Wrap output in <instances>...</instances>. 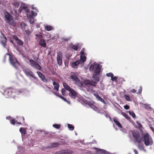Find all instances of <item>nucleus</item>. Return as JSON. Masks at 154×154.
Wrapping results in <instances>:
<instances>
[{
	"label": "nucleus",
	"mask_w": 154,
	"mask_h": 154,
	"mask_svg": "<svg viewBox=\"0 0 154 154\" xmlns=\"http://www.w3.org/2000/svg\"><path fill=\"white\" fill-rule=\"evenodd\" d=\"M118 78L116 76L112 77L111 80L112 81H116L117 79Z\"/></svg>",
	"instance_id": "44"
},
{
	"label": "nucleus",
	"mask_w": 154,
	"mask_h": 154,
	"mask_svg": "<svg viewBox=\"0 0 154 154\" xmlns=\"http://www.w3.org/2000/svg\"><path fill=\"white\" fill-rule=\"evenodd\" d=\"M83 83L86 85H89L95 87L97 82L87 80L84 81Z\"/></svg>",
	"instance_id": "12"
},
{
	"label": "nucleus",
	"mask_w": 154,
	"mask_h": 154,
	"mask_svg": "<svg viewBox=\"0 0 154 154\" xmlns=\"http://www.w3.org/2000/svg\"><path fill=\"white\" fill-rule=\"evenodd\" d=\"M73 151L71 149H67L66 150H62L56 152L55 154H72Z\"/></svg>",
	"instance_id": "8"
},
{
	"label": "nucleus",
	"mask_w": 154,
	"mask_h": 154,
	"mask_svg": "<svg viewBox=\"0 0 154 154\" xmlns=\"http://www.w3.org/2000/svg\"><path fill=\"white\" fill-rule=\"evenodd\" d=\"M144 143L146 146L152 145L153 143L152 138L148 133H145L143 136Z\"/></svg>",
	"instance_id": "4"
},
{
	"label": "nucleus",
	"mask_w": 154,
	"mask_h": 154,
	"mask_svg": "<svg viewBox=\"0 0 154 154\" xmlns=\"http://www.w3.org/2000/svg\"><path fill=\"white\" fill-rule=\"evenodd\" d=\"M19 121L21 122H24V118L23 117H21L19 118Z\"/></svg>",
	"instance_id": "41"
},
{
	"label": "nucleus",
	"mask_w": 154,
	"mask_h": 154,
	"mask_svg": "<svg viewBox=\"0 0 154 154\" xmlns=\"http://www.w3.org/2000/svg\"><path fill=\"white\" fill-rule=\"evenodd\" d=\"M59 97L62 99L64 101L67 102L69 104H70V103L69 101H68L65 98L63 97L61 95L59 96Z\"/></svg>",
	"instance_id": "30"
},
{
	"label": "nucleus",
	"mask_w": 154,
	"mask_h": 154,
	"mask_svg": "<svg viewBox=\"0 0 154 154\" xmlns=\"http://www.w3.org/2000/svg\"><path fill=\"white\" fill-rule=\"evenodd\" d=\"M13 38L16 41H17L19 39L17 36L16 35H14L13 36Z\"/></svg>",
	"instance_id": "46"
},
{
	"label": "nucleus",
	"mask_w": 154,
	"mask_h": 154,
	"mask_svg": "<svg viewBox=\"0 0 154 154\" xmlns=\"http://www.w3.org/2000/svg\"><path fill=\"white\" fill-rule=\"evenodd\" d=\"M70 79H72L73 81L75 82L76 83L79 84L80 82V79L78 78V76L74 73L72 74L70 76Z\"/></svg>",
	"instance_id": "9"
},
{
	"label": "nucleus",
	"mask_w": 154,
	"mask_h": 154,
	"mask_svg": "<svg viewBox=\"0 0 154 154\" xmlns=\"http://www.w3.org/2000/svg\"><path fill=\"white\" fill-rule=\"evenodd\" d=\"M134 151L135 154H138V151L136 149H134Z\"/></svg>",
	"instance_id": "58"
},
{
	"label": "nucleus",
	"mask_w": 154,
	"mask_h": 154,
	"mask_svg": "<svg viewBox=\"0 0 154 154\" xmlns=\"http://www.w3.org/2000/svg\"><path fill=\"white\" fill-rule=\"evenodd\" d=\"M137 147L139 148H140L141 147V145L140 144H139V145H137Z\"/></svg>",
	"instance_id": "63"
},
{
	"label": "nucleus",
	"mask_w": 154,
	"mask_h": 154,
	"mask_svg": "<svg viewBox=\"0 0 154 154\" xmlns=\"http://www.w3.org/2000/svg\"><path fill=\"white\" fill-rule=\"evenodd\" d=\"M22 10H23V7L22 8L20 7L18 10V12L19 13H20L22 11Z\"/></svg>",
	"instance_id": "51"
},
{
	"label": "nucleus",
	"mask_w": 154,
	"mask_h": 154,
	"mask_svg": "<svg viewBox=\"0 0 154 154\" xmlns=\"http://www.w3.org/2000/svg\"><path fill=\"white\" fill-rule=\"evenodd\" d=\"M53 127L57 129H59L60 128V125L57 124H54L53 125Z\"/></svg>",
	"instance_id": "35"
},
{
	"label": "nucleus",
	"mask_w": 154,
	"mask_h": 154,
	"mask_svg": "<svg viewBox=\"0 0 154 154\" xmlns=\"http://www.w3.org/2000/svg\"><path fill=\"white\" fill-rule=\"evenodd\" d=\"M29 64L38 70H40L42 67L40 65L35 61L32 60H29Z\"/></svg>",
	"instance_id": "6"
},
{
	"label": "nucleus",
	"mask_w": 154,
	"mask_h": 154,
	"mask_svg": "<svg viewBox=\"0 0 154 154\" xmlns=\"http://www.w3.org/2000/svg\"><path fill=\"white\" fill-rule=\"evenodd\" d=\"M16 42L19 45H22L23 44V42L22 41L20 40L19 39L16 41Z\"/></svg>",
	"instance_id": "37"
},
{
	"label": "nucleus",
	"mask_w": 154,
	"mask_h": 154,
	"mask_svg": "<svg viewBox=\"0 0 154 154\" xmlns=\"http://www.w3.org/2000/svg\"><path fill=\"white\" fill-rule=\"evenodd\" d=\"M122 114L128 120L130 119V117L128 116V115L127 114H126L125 112H122Z\"/></svg>",
	"instance_id": "31"
},
{
	"label": "nucleus",
	"mask_w": 154,
	"mask_h": 154,
	"mask_svg": "<svg viewBox=\"0 0 154 154\" xmlns=\"http://www.w3.org/2000/svg\"><path fill=\"white\" fill-rule=\"evenodd\" d=\"M106 76L108 77H110L111 78L114 75L112 73L110 72L107 73L106 74Z\"/></svg>",
	"instance_id": "40"
},
{
	"label": "nucleus",
	"mask_w": 154,
	"mask_h": 154,
	"mask_svg": "<svg viewBox=\"0 0 154 154\" xmlns=\"http://www.w3.org/2000/svg\"><path fill=\"white\" fill-rule=\"evenodd\" d=\"M12 118L10 116H7L6 118V119H7L8 120H10V121L11 120V119H12Z\"/></svg>",
	"instance_id": "54"
},
{
	"label": "nucleus",
	"mask_w": 154,
	"mask_h": 154,
	"mask_svg": "<svg viewBox=\"0 0 154 154\" xmlns=\"http://www.w3.org/2000/svg\"><path fill=\"white\" fill-rule=\"evenodd\" d=\"M31 13L32 15L34 17L36 16L37 15V13L36 12H34L33 11H32Z\"/></svg>",
	"instance_id": "45"
},
{
	"label": "nucleus",
	"mask_w": 154,
	"mask_h": 154,
	"mask_svg": "<svg viewBox=\"0 0 154 154\" xmlns=\"http://www.w3.org/2000/svg\"><path fill=\"white\" fill-rule=\"evenodd\" d=\"M129 114L130 115L132 116L134 118H135L136 116L135 114L133 111H129Z\"/></svg>",
	"instance_id": "38"
},
{
	"label": "nucleus",
	"mask_w": 154,
	"mask_h": 154,
	"mask_svg": "<svg viewBox=\"0 0 154 154\" xmlns=\"http://www.w3.org/2000/svg\"><path fill=\"white\" fill-rule=\"evenodd\" d=\"M50 79H51V80L53 82H55L54 79L53 78H50Z\"/></svg>",
	"instance_id": "62"
},
{
	"label": "nucleus",
	"mask_w": 154,
	"mask_h": 154,
	"mask_svg": "<svg viewBox=\"0 0 154 154\" xmlns=\"http://www.w3.org/2000/svg\"><path fill=\"white\" fill-rule=\"evenodd\" d=\"M8 54H8V53H7L6 54H5V56H4V61L6 59V56L7 55H8Z\"/></svg>",
	"instance_id": "56"
},
{
	"label": "nucleus",
	"mask_w": 154,
	"mask_h": 154,
	"mask_svg": "<svg viewBox=\"0 0 154 154\" xmlns=\"http://www.w3.org/2000/svg\"><path fill=\"white\" fill-rule=\"evenodd\" d=\"M98 74L94 73L93 75V79L94 80L98 82L99 81V77L98 76Z\"/></svg>",
	"instance_id": "26"
},
{
	"label": "nucleus",
	"mask_w": 154,
	"mask_h": 154,
	"mask_svg": "<svg viewBox=\"0 0 154 154\" xmlns=\"http://www.w3.org/2000/svg\"><path fill=\"white\" fill-rule=\"evenodd\" d=\"M87 91H88L90 92L91 91L93 92H95V91L93 90V88H92V89H88Z\"/></svg>",
	"instance_id": "55"
},
{
	"label": "nucleus",
	"mask_w": 154,
	"mask_h": 154,
	"mask_svg": "<svg viewBox=\"0 0 154 154\" xmlns=\"http://www.w3.org/2000/svg\"><path fill=\"white\" fill-rule=\"evenodd\" d=\"M61 92L62 94L63 95H65L66 92L65 89L64 88H62L61 90Z\"/></svg>",
	"instance_id": "42"
},
{
	"label": "nucleus",
	"mask_w": 154,
	"mask_h": 154,
	"mask_svg": "<svg viewBox=\"0 0 154 154\" xmlns=\"http://www.w3.org/2000/svg\"><path fill=\"white\" fill-rule=\"evenodd\" d=\"M16 121L14 118H12L10 121V123L12 125H14L16 123Z\"/></svg>",
	"instance_id": "34"
},
{
	"label": "nucleus",
	"mask_w": 154,
	"mask_h": 154,
	"mask_svg": "<svg viewBox=\"0 0 154 154\" xmlns=\"http://www.w3.org/2000/svg\"><path fill=\"white\" fill-rule=\"evenodd\" d=\"M132 133L135 141L139 144L142 141V139L140 133L137 131H132Z\"/></svg>",
	"instance_id": "5"
},
{
	"label": "nucleus",
	"mask_w": 154,
	"mask_h": 154,
	"mask_svg": "<svg viewBox=\"0 0 154 154\" xmlns=\"http://www.w3.org/2000/svg\"><path fill=\"white\" fill-rule=\"evenodd\" d=\"M70 47L72 49L74 50L75 51H77L79 48L78 45L72 44L70 46Z\"/></svg>",
	"instance_id": "24"
},
{
	"label": "nucleus",
	"mask_w": 154,
	"mask_h": 154,
	"mask_svg": "<svg viewBox=\"0 0 154 154\" xmlns=\"http://www.w3.org/2000/svg\"><path fill=\"white\" fill-rule=\"evenodd\" d=\"M23 10H24L26 13H27L26 14L27 17L28 19L30 20H32L33 19V17L31 15H29L28 14V12L29 11V9L27 7L23 6Z\"/></svg>",
	"instance_id": "13"
},
{
	"label": "nucleus",
	"mask_w": 154,
	"mask_h": 154,
	"mask_svg": "<svg viewBox=\"0 0 154 154\" xmlns=\"http://www.w3.org/2000/svg\"><path fill=\"white\" fill-rule=\"evenodd\" d=\"M142 91V87L141 86H140L139 87V88L138 90V93H139L140 94L141 93V91Z\"/></svg>",
	"instance_id": "49"
},
{
	"label": "nucleus",
	"mask_w": 154,
	"mask_h": 154,
	"mask_svg": "<svg viewBox=\"0 0 154 154\" xmlns=\"http://www.w3.org/2000/svg\"><path fill=\"white\" fill-rule=\"evenodd\" d=\"M19 130L22 134L25 135L26 134V131L24 128H20Z\"/></svg>",
	"instance_id": "27"
},
{
	"label": "nucleus",
	"mask_w": 154,
	"mask_h": 154,
	"mask_svg": "<svg viewBox=\"0 0 154 154\" xmlns=\"http://www.w3.org/2000/svg\"><path fill=\"white\" fill-rule=\"evenodd\" d=\"M53 29V27L50 26H47L45 27V29L48 31H50Z\"/></svg>",
	"instance_id": "29"
},
{
	"label": "nucleus",
	"mask_w": 154,
	"mask_h": 154,
	"mask_svg": "<svg viewBox=\"0 0 154 154\" xmlns=\"http://www.w3.org/2000/svg\"><path fill=\"white\" fill-rule=\"evenodd\" d=\"M124 108L125 109L127 110L129 109L130 107L128 105H126L124 106Z\"/></svg>",
	"instance_id": "47"
},
{
	"label": "nucleus",
	"mask_w": 154,
	"mask_h": 154,
	"mask_svg": "<svg viewBox=\"0 0 154 154\" xmlns=\"http://www.w3.org/2000/svg\"><path fill=\"white\" fill-rule=\"evenodd\" d=\"M53 93L56 96H57L58 97H59V96L60 95H59V93H55V92H53Z\"/></svg>",
	"instance_id": "60"
},
{
	"label": "nucleus",
	"mask_w": 154,
	"mask_h": 154,
	"mask_svg": "<svg viewBox=\"0 0 154 154\" xmlns=\"http://www.w3.org/2000/svg\"><path fill=\"white\" fill-rule=\"evenodd\" d=\"M37 73L42 81H44L46 80L44 75L41 72H37Z\"/></svg>",
	"instance_id": "22"
},
{
	"label": "nucleus",
	"mask_w": 154,
	"mask_h": 154,
	"mask_svg": "<svg viewBox=\"0 0 154 154\" xmlns=\"http://www.w3.org/2000/svg\"><path fill=\"white\" fill-rule=\"evenodd\" d=\"M94 68H95V65H93L92 64H91V66H90L89 67V70L90 71H93L94 70Z\"/></svg>",
	"instance_id": "36"
},
{
	"label": "nucleus",
	"mask_w": 154,
	"mask_h": 154,
	"mask_svg": "<svg viewBox=\"0 0 154 154\" xmlns=\"http://www.w3.org/2000/svg\"><path fill=\"white\" fill-rule=\"evenodd\" d=\"M69 95L71 98L73 99H75L77 97V93L73 89H72L69 91Z\"/></svg>",
	"instance_id": "11"
},
{
	"label": "nucleus",
	"mask_w": 154,
	"mask_h": 154,
	"mask_svg": "<svg viewBox=\"0 0 154 154\" xmlns=\"http://www.w3.org/2000/svg\"><path fill=\"white\" fill-rule=\"evenodd\" d=\"M68 127L70 130H73L74 129V127L72 125L70 124H68Z\"/></svg>",
	"instance_id": "32"
},
{
	"label": "nucleus",
	"mask_w": 154,
	"mask_h": 154,
	"mask_svg": "<svg viewBox=\"0 0 154 154\" xmlns=\"http://www.w3.org/2000/svg\"><path fill=\"white\" fill-rule=\"evenodd\" d=\"M38 44L44 48H45L46 47V44L45 41L44 39H40L39 42Z\"/></svg>",
	"instance_id": "16"
},
{
	"label": "nucleus",
	"mask_w": 154,
	"mask_h": 154,
	"mask_svg": "<svg viewBox=\"0 0 154 154\" xmlns=\"http://www.w3.org/2000/svg\"><path fill=\"white\" fill-rule=\"evenodd\" d=\"M70 39V38H63V40L65 41H68V40H69Z\"/></svg>",
	"instance_id": "52"
},
{
	"label": "nucleus",
	"mask_w": 154,
	"mask_h": 154,
	"mask_svg": "<svg viewBox=\"0 0 154 154\" xmlns=\"http://www.w3.org/2000/svg\"><path fill=\"white\" fill-rule=\"evenodd\" d=\"M104 151V150L100 149H99L98 150V152H99V153H101L103 151Z\"/></svg>",
	"instance_id": "53"
},
{
	"label": "nucleus",
	"mask_w": 154,
	"mask_h": 154,
	"mask_svg": "<svg viewBox=\"0 0 154 154\" xmlns=\"http://www.w3.org/2000/svg\"><path fill=\"white\" fill-rule=\"evenodd\" d=\"M101 68L98 64L95 65V70L94 73L99 75L100 72Z\"/></svg>",
	"instance_id": "14"
},
{
	"label": "nucleus",
	"mask_w": 154,
	"mask_h": 154,
	"mask_svg": "<svg viewBox=\"0 0 154 154\" xmlns=\"http://www.w3.org/2000/svg\"><path fill=\"white\" fill-rule=\"evenodd\" d=\"M7 38L5 35L1 37V43L4 47H5L7 42Z\"/></svg>",
	"instance_id": "15"
},
{
	"label": "nucleus",
	"mask_w": 154,
	"mask_h": 154,
	"mask_svg": "<svg viewBox=\"0 0 154 154\" xmlns=\"http://www.w3.org/2000/svg\"><path fill=\"white\" fill-rule=\"evenodd\" d=\"M84 51H85V50L83 49H82L81 51V55H84Z\"/></svg>",
	"instance_id": "50"
},
{
	"label": "nucleus",
	"mask_w": 154,
	"mask_h": 154,
	"mask_svg": "<svg viewBox=\"0 0 154 154\" xmlns=\"http://www.w3.org/2000/svg\"><path fill=\"white\" fill-rule=\"evenodd\" d=\"M63 86L64 87V88L66 89L67 91H71L72 89L70 88V86L66 83H63Z\"/></svg>",
	"instance_id": "23"
},
{
	"label": "nucleus",
	"mask_w": 154,
	"mask_h": 154,
	"mask_svg": "<svg viewBox=\"0 0 154 154\" xmlns=\"http://www.w3.org/2000/svg\"><path fill=\"white\" fill-rule=\"evenodd\" d=\"M136 90L134 89H133L131 91V92L133 93H135L136 92Z\"/></svg>",
	"instance_id": "57"
},
{
	"label": "nucleus",
	"mask_w": 154,
	"mask_h": 154,
	"mask_svg": "<svg viewBox=\"0 0 154 154\" xmlns=\"http://www.w3.org/2000/svg\"><path fill=\"white\" fill-rule=\"evenodd\" d=\"M53 85L54 86V89L57 91H59V85L58 83L56 82H54Z\"/></svg>",
	"instance_id": "19"
},
{
	"label": "nucleus",
	"mask_w": 154,
	"mask_h": 154,
	"mask_svg": "<svg viewBox=\"0 0 154 154\" xmlns=\"http://www.w3.org/2000/svg\"><path fill=\"white\" fill-rule=\"evenodd\" d=\"M63 54L60 52H58L57 54V63L59 65H61L62 63V59Z\"/></svg>",
	"instance_id": "10"
},
{
	"label": "nucleus",
	"mask_w": 154,
	"mask_h": 154,
	"mask_svg": "<svg viewBox=\"0 0 154 154\" xmlns=\"http://www.w3.org/2000/svg\"><path fill=\"white\" fill-rule=\"evenodd\" d=\"M151 130L152 131H153L154 132V128L153 127H151Z\"/></svg>",
	"instance_id": "61"
},
{
	"label": "nucleus",
	"mask_w": 154,
	"mask_h": 154,
	"mask_svg": "<svg viewBox=\"0 0 154 154\" xmlns=\"http://www.w3.org/2000/svg\"><path fill=\"white\" fill-rule=\"evenodd\" d=\"M85 103L87 105H88L90 107H91L92 108H93V106H94L95 107H96L95 106H94L91 103V102L89 101H87L86 100L85 102Z\"/></svg>",
	"instance_id": "28"
},
{
	"label": "nucleus",
	"mask_w": 154,
	"mask_h": 154,
	"mask_svg": "<svg viewBox=\"0 0 154 154\" xmlns=\"http://www.w3.org/2000/svg\"><path fill=\"white\" fill-rule=\"evenodd\" d=\"M9 60L11 64L16 69L18 68V65L19 64L18 61L14 56L11 54H8Z\"/></svg>",
	"instance_id": "2"
},
{
	"label": "nucleus",
	"mask_w": 154,
	"mask_h": 154,
	"mask_svg": "<svg viewBox=\"0 0 154 154\" xmlns=\"http://www.w3.org/2000/svg\"><path fill=\"white\" fill-rule=\"evenodd\" d=\"M13 5L15 7V8H18L19 6V4L18 3L16 2H15L13 4Z\"/></svg>",
	"instance_id": "39"
},
{
	"label": "nucleus",
	"mask_w": 154,
	"mask_h": 154,
	"mask_svg": "<svg viewBox=\"0 0 154 154\" xmlns=\"http://www.w3.org/2000/svg\"><path fill=\"white\" fill-rule=\"evenodd\" d=\"M124 97L125 98V100L128 101H131V100L130 99V97L128 95H127V94H125L124 96Z\"/></svg>",
	"instance_id": "33"
},
{
	"label": "nucleus",
	"mask_w": 154,
	"mask_h": 154,
	"mask_svg": "<svg viewBox=\"0 0 154 154\" xmlns=\"http://www.w3.org/2000/svg\"><path fill=\"white\" fill-rule=\"evenodd\" d=\"M145 107L146 109H151V108L149 106L147 105H145Z\"/></svg>",
	"instance_id": "48"
},
{
	"label": "nucleus",
	"mask_w": 154,
	"mask_h": 154,
	"mask_svg": "<svg viewBox=\"0 0 154 154\" xmlns=\"http://www.w3.org/2000/svg\"><path fill=\"white\" fill-rule=\"evenodd\" d=\"M36 36L38 38L40 39H42L43 36L41 34H36Z\"/></svg>",
	"instance_id": "43"
},
{
	"label": "nucleus",
	"mask_w": 154,
	"mask_h": 154,
	"mask_svg": "<svg viewBox=\"0 0 154 154\" xmlns=\"http://www.w3.org/2000/svg\"><path fill=\"white\" fill-rule=\"evenodd\" d=\"M60 144L58 142L52 143L50 144V146L48 147V148L51 147H56L59 146Z\"/></svg>",
	"instance_id": "18"
},
{
	"label": "nucleus",
	"mask_w": 154,
	"mask_h": 154,
	"mask_svg": "<svg viewBox=\"0 0 154 154\" xmlns=\"http://www.w3.org/2000/svg\"><path fill=\"white\" fill-rule=\"evenodd\" d=\"M94 95L96 97L98 100L100 101L105 104H106L105 100L100 97L97 93H94Z\"/></svg>",
	"instance_id": "17"
},
{
	"label": "nucleus",
	"mask_w": 154,
	"mask_h": 154,
	"mask_svg": "<svg viewBox=\"0 0 154 154\" xmlns=\"http://www.w3.org/2000/svg\"><path fill=\"white\" fill-rule=\"evenodd\" d=\"M22 70L26 76L32 78L36 82L38 81V79L34 76L33 72L29 69L24 67L22 68Z\"/></svg>",
	"instance_id": "3"
},
{
	"label": "nucleus",
	"mask_w": 154,
	"mask_h": 154,
	"mask_svg": "<svg viewBox=\"0 0 154 154\" xmlns=\"http://www.w3.org/2000/svg\"><path fill=\"white\" fill-rule=\"evenodd\" d=\"M22 92V91L20 89H16L9 87L4 90L3 94L6 98H15V97Z\"/></svg>",
	"instance_id": "1"
},
{
	"label": "nucleus",
	"mask_w": 154,
	"mask_h": 154,
	"mask_svg": "<svg viewBox=\"0 0 154 154\" xmlns=\"http://www.w3.org/2000/svg\"><path fill=\"white\" fill-rule=\"evenodd\" d=\"M80 63V62L79 60H77L75 62L72 63L71 64L72 68H75L76 66H77Z\"/></svg>",
	"instance_id": "20"
},
{
	"label": "nucleus",
	"mask_w": 154,
	"mask_h": 154,
	"mask_svg": "<svg viewBox=\"0 0 154 154\" xmlns=\"http://www.w3.org/2000/svg\"><path fill=\"white\" fill-rule=\"evenodd\" d=\"M30 22L32 24L34 22V21H30Z\"/></svg>",
	"instance_id": "64"
},
{
	"label": "nucleus",
	"mask_w": 154,
	"mask_h": 154,
	"mask_svg": "<svg viewBox=\"0 0 154 154\" xmlns=\"http://www.w3.org/2000/svg\"><path fill=\"white\" fill-rule=\"evenodd\" d=\"M16 123L17 124V125L21 124V122H17V121H16Z\"/></svg>",
	"instance_id": "59"
},
{
	"label": "nucleus",
	"mask_w": 154,
	"mask_h": 154,
	"mask_svg": "<svg viewBox=\"0 0 154 154\" xmlns=\"http://www.w3.org/2000/svg\"><path fill=\"white\" fill-rule=\"evenodd\" d=\"M5 20L7 23H10L11 21H12L13 19L12 17L8 12L6 11L5 13Z\"/></svg>",
	"instance_id": "7"
},
{
	"label": "nucleus",
	"mask_w": 154,
	"mask_h": 154,
	"mask_svg": "<svg viewBox=\"0 0 154 154\" xmlns=\"http://www.w3.org/2000/svg\"><path fill=\"white\" fill-rule=\"evenodd\" d=\"M86 57L85 55H81L80 60H79L80 63L82 64L84 63L86 60Z\"/></svg>",
	"instance_id": "21"
},
{
	"label": "nucleus",
	"mask_w": 154,
	"mask_h": 154,
	"mask_svg": "<svg viewBox=\"0 0 154 154\" xmlns=\"http://www.w3.org/2000/svg\"><path fill=\"white\" fill-rule=\"evenodd\" d=\"M113 122L116 124V125L119 128H122V125L120 122H118L116 119L114 118L113 119Z\"/></svg>",
	"instance_id": "25"
}]
</instances>
